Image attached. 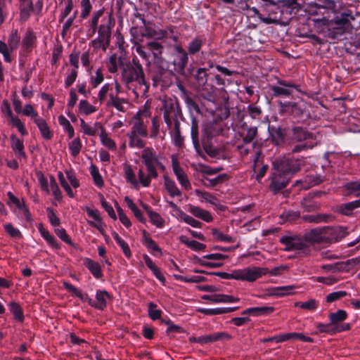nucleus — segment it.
I'll return each instance as SVG.
<instances>
[{"label": "nucleus", "instance_id": "nucleus-41", "mask_svg": "<svg viewBox=\"0 0 360 360\" xmlns=\"http://www.w3.org/2000/svg\"><path fill=\"white\" fill-rule=\"evenodd\" d=\"M347 314L345 310L340 309L335 313H331L329 316L330 321L333 326H338L340 322L346 319Z\"/></svg>", "mask_w": 360, "mask_h": 360}, {"label": "nucleus", "instance_id": "nucleus-29", "mask_svg": "<svg viewBox=\"0 0 360 360\" xmlns=\"http://www.w3.org/2000/svg\"><path fill=\"white\" fill-rule=\"evenodd\" d=\"M34 123L38 127L41 135L44 139L49 140L52 138L53 133L44 119L42 117L37 119L34 120Z\"/></svg>", "mask_w": 360, "mask_h": 360}, {"label": "nucleus", "instance_id": "nucleus-10", "mask_svg": "<svg viewBox=\"0 0 360 360\" xmlns=\"http://www.w3.org/2000/svg\"><path fill=\"white\" fill-rule=\"evenodd\" d=\"M311 135L304 131L302 128L293 129L292 140L294 142H300L298 145L292 148L293 153H298L306 148H312L314 145L309 142Z\"/></svg>", "mask_w": 360, "mask_h": 360}, {"label": "nucleus", "instance_id": "nucleus-23", "mask_svg": "<svg viewBox=\"0 0 360 360\" xmlns=\"http://www.w3.org/2000/svg\"><path fill=\"white\" fill-rule=\"evenodd\" d=\"M188 211L195 217L200 218L206 222H211L213 219L210 212L199 207L191 205Z\"/></svg>", "mask_w": 360, "mask_h": 360}, {"label": "nucleus", "instance_id": "nucleus-42", "mask_svg": "<svg viewBox=\"0 0 360 360\" xmlns=\"http://www.w3.org/2000/svg\"><path fill=\"white\" fill-rule=\"evenodd\" d=\"M151 223L157 228L161 229L165 225V219L157 212L147 210Z\"/></svg>", "mask_w": 360, "mask_h": 360}, {"label": "nucleus", "instance_id": "nucleus-34", "mask_svg": "<svg viewBox=\"0 0 360 360\" xmlns=\"http://www.w3.org/2000/svg\"><path fill=\"white\" fill-rule=\"evenodd\" d=\"M165 186L171 197L181 196V192L172 179L165 176L164 178Z\"/></svg>", "mask_w": 360, "mask_h": 360}, {"label": "nucleus", "instance_id": "nucleus-26", "mask_svg": "<svg viewBox=\"0 0 360 360\" xmlns=\"http://www.w3.org/2000/svg\"><path fill=\"white\" fill-rule=\"evenodd\" d=\"M297 287L295 285H285V286H279L272 288L270 291L271 294L273 295L282 297L286 295H294L295 293V289Z\"/></svg>", "mask_w": 360, "mask_h": 360}, {"label": "nucleus", "instance_id": "nucleus-9", "mask_svg": "<svg viewBox=\"0 0 360 360\" xmlns=\"http://www.w3.org/2000/svg\"><path fill=\"white\" fill-rule=\"evenodd\" d=\"M65 173V176L61 172L58 173L59 181L67 195L70 198H74L75 194L72 190L71 186L74 188H79L80 185L79 181L72 171L66 170Z\"/></svg>", "mask_w": 360, "mask_h": 360}, {"label": "nucleus", "instance_id": "nucleus-36", "mask_svg": "<svg viewBox=\"0 0 360 360\" xmlns=\"http://www.w3.org/2000/svg\"><path fill=\"white\" fill-rule=\"evenodd\" d=\"M126 103L124 99L118 97L117 95L115 96H111L107 101L106 105L108 107L113 106L120 112L124 111V104Z\"/></svg>", "mask_w": 360, "mask_h": 360}, {"label": "nucleus", "instance_id": "nucleus-63", "mask_svg": "<svg viewBox=\"0 0 360 360\" xmlns=\"http://www.w3.org/2000/svg\"><path fill=\"white\" fill-rule=\"evenodd\" d=\"M107 67L110 73H115L117 71V57L116 54H112L109 57L107 61Z\"/></svg>", "mask_w": 360, "mask_h": 360}, {"label": "nucleus", "instance_id": "nucleus-64", "mask_svg": "<svg viewBox=\"0 0 360 360\" xmlns=\"http://www.w3.org/2000/svg\"><path fill=\"white\" fill-rule=\"evenodd\" d=\"M344 188L348 191L349 193H357L360 192V181H350L345 184Z\"/></svg>", "mask_w": 360, "mask_h": 360}, {"label": "nucleus", "instance_id": "nucleus-24", "mask_svg": "<svg viewBox=\"0 0 360 360\" xmlns=\"http://www.w3.org/2000/svg\"><path fill=\"white\" fill-rule=\"evenodd\" d=\"M164 109V120L167 127L170 128L172 124V120L174 117H176V107L173 103L168 104L166 103L163 105Z\"/></svg>", "mask_w": 360, "mask_h": 360}, {"label": "nucleus", "instance_id": "nucleus-38", "mask_svg": "<svg viewBox=\"0 0 360 360\" xmlns=\"http://www.w3.org/2000/svg\"><path fill=\"white\" fill-rule=\"evenodd\" d=\"M274 308L273 307H252L245 310L243 314H253L255 315H264L269 314L273 312Z\"/></svg>", "mask_w": 360, "mask_h": 360}, {"label": "nucleus", "instance_id": "nucleus-54", "mask_svg": "<svg viewBox=\"0 0 360 360\" xmlns=\"http://www.w3.org/2000/svg\"><path fill=\"white\" fill-rule=\"evenodd\" d=\"M36 40V36L32 31L28 30L22 39V44L26 49L32 47Z\"/></svg>", "mask_w": 360, "mask_h": 360}, {"label": "nucleus", "instance_id": "nucleus-39", "mask_svg": "<svg viewBox=\"0 0 360 360\" xmlns=\"http://www.w3.org/2000/svg\"><path fill=\"white\" fill-rule=\"evenodd\" d=\"M96 111V108L86 100H81L79 103V112L84 115H89Z\"/></svg>", "mask_w": 360, "mask_h": 360}, {"label": "nucleus", "instance_id": "nucleus-51", "mask_svg": "<svg viewBox=\"0 0 360 360\" xmlns=\"http://www.w3.org/2000/svg\"><path fill=\"white\" fill-rule=\"evenodd\" d=\"M143 245L149 250L161 252L160 247L145 231L143 232Z\"/></svg>", "mask_w": 360, "mask_h": 360}, {"label": "nucleus", "instance_id": "nucleus-16", "mask_svg": "<svg viewBox=\"0 0 360 360\" xmlns=\"http://www.w3.org/2000/svg\"><path fill=\"white\" fill-rule=\"evenodd\" d=\"M172 169L173 172L181 184V186L185 188L186 190H188L191 188V185L188 180V178L182 168L179 166V165L176 162H173L172 163Z\"/></svg>", "mask_w": 360, "mask_h": 360}, {"label": "nucleus", "instance_id": "nucleus-31", "mask_svg": "<svg viewBox=\"0 0 360 360\" xmlns=\"http://www.w3.org/2000/svg\"><path fill=\"white\" fill-rule=\"evenodd\" d=\"M104 79L102 68H98L94 72L90 73L89 85L92 89L97 88Z\"/></svg>", "mask_w": 360, "mask_h": 360}, {"label": "nucleus", "instance_id": "nucleus-57", "mask_svg": "<svg viewBox=\"0 0 360 360\" xmlns=\"http://www.w3.org/2000/svg\"><path fill=\"white\" fill-rule=\"evenodd\" d=\"M181 219L186 224H189L192 227L194 228H200L201 227V222L195 219L193 217L188 215L187 214L183 212H181V215L179 216Z\"/></svg>", "mask_w": 360, "mask_h": 360}, {"label": "nucleus", "instance_id": "nucleus-30", "mask_svg": "<svg viewBox=\"0 0 360 360\" xmlns=\"http://www.w3.org/2000/svg\"><path fill=\"white\" fill-rule=\"evenodd\" d=\"M179 240L193 251L204 250L206 248L205 244L194 240H190L187 236L184 235L179 236Z\"/></svg>", "mask_w": 360, "mask_h": 360}, {"label": "nucleus", "instance_id": "nucleus-60", "mask_svg": "<svg viewBox=\"0 0 360 360\" xmlns=\"http://www.w3.org/2000/svg\"><path fill=\"white\" fill-rule=\"evenodd\" d=\"M5 231L9 234V236L15 239H20L22 237V234L20 230L14 227L11 223L4 225Z\"/></svg>", "mask_w": 360, "mask_h": 360}, {"label": "nucleus", "instance_id": "nucleus-5", "mask_svg": "<svg viewBox=\"0 0 360 360\" xmlns=\"http://www.w3.org/2000/svg\"><path fill=\"white\" fill-rule=\"evenodd\" d=\"M274 170L279 174L291 176L298 172L301 168V163L298 160L292 159L288 157L276 158L274 162Z\"/></svg>", "mask_w": 360, "mask_h": 360}, {"label": "nucleus", "instance_id": "nucleus-18", "mask_svg": "<svg viewBox=\"0 0 360 360\" xmlns=\"http://www.w3.org/2000/svg\"><path fill=\"white\" fill-rule=\"evenodd\" d=\"M176 54L173 63L178 69L183 71L188 63V54L184 49L180 46H176Z\"/></svg>", "mask_w": 360, "mask_h": 360}, {"label": "nucleus", "instance_id": "nucleus-56", "mask_svg": "<svg viewBox=\"0 0 360 360\" xmlns=\"http://www.w3.org/2000/svg\"><path fill=\"white\" fill-rule=\"evenodd\" d=\"M20 42V37L18 34V32L16 30L13 31L8 37V44L11 51L15 50Z\"/></svg>", "mask_w": 360, "mask_h": 360}, {"label": "nucleus", "instance_id": "nucleus-53", "mask_svg": "<svg viewBox=\"0 0 360 360\" xmlns=\"http://www.w3.org/2000/svg\"><path fill=\"white\" fill-rule=\"evenodd\" d=\"M49 184L51 187V190L55 199L59 200L62 198V193L58 187V185L53 176H50Z\"/></svg>", "mask_w": 360, "mask_h": 360}, {"label": "nucleus", "instance_id": "nucleus-52", "mask_svg": "<svg viewBox=\"0 0 360 360\" xmlns=\"http://www.w3.org/2000/svg\"><path fill=\"white\" fill-rule=\"evenodd\" d=\"M323 229L325 243L335 242V227L323 226Z\"/></svg>", "mask_w": 360, "mask_h": 360}, {"label": "nucleus", "instance_id": "nucleus-44", "mask_svg": "<svg viewBox=\"0 0 360 360\" xmlns=\"http://www.w3.org/2000/svg\"><path fill=\"white\" fill-rule=\"evenodd\" d=\"M94 0H81V13L80 18L82 19H86L89 15L92 9V2Z\"/></svg>", "mask_w": 360, "mask_h": 360}, {"label": "nucleus", "instance_id": "nucleus-59", "mask_svg": "<svg viewBox=\"0 0 360 360\" xmlns=\"http://www.w3.org/2000/svg\"><path fill=\"white\" fill-rule=\"evenodd\" d=\"M202 45V41L201 39L198 38H195L192 40L188 46V52L190 54H195L198 52Z\"/></svg>", "mask_w": 360, "mask_h": 360}, {"label": "nucleus", "instance_id": "nucleus-11", "mask_svg": "<svg viewBox=\"0 0 360 360\" xmlns=\"http://www.w3.org/2000/svg\"><path fill=\"white\" fill-rule=\"evenodd\" d=\"M290 340H300L304 342H313V338L304 335L303 333H289L280 334L278 335L273 336L271 338L264 340V342H271L274 341L276 343H280L285 341H288Z\"/></svg>", "mask_w": 360, "mask_h": 360}, {"label": "nucleus", "instance_id": "nucleus-61", "mask_svg": "<svg viewBox=\"0 0 360 360\" xmlns=\"http://www.w3.org/2000/svg\"><path fill=\"white\" fill-rule=\"evenodd\" d=\"M355 17L351 12H345L342 13L339 17L336 18L335 23L338 25H345L351 20H354Z\"/></svg>", "mask_w": 360, "mask_h": 360}, {"label": "nucleus", "instance_id": "nucleus-12", "mask_svg": "<svg viewBox=\"0 0 360 360\" xmlns=\"http://www.w3.org/2000/svg\"><path fill=\"white\" fill-rule=\"evenodd\" d=\"M110 300V296L105 290H98L96 292V300L86 297V301L91 306L98 309H104L108 301Z\"/></svg>", "mask_w": 360, "mask_h": 360}, {"label": "nucleus", "instance_id": "nucleus-46", "mask_svg": "<svg viewBox=\"0 0 360 360\" xmlns=\"http://www.w3.org/2000/svg\"><path fill=\"white\" fill-rule=\"evenodd\" d=\"M221 128L217 123H210L205 126L204 132L209 137L218 135L221 132Z\"/></svg>", "mask_w": 360, "mask_h": 360}, {"label": "nucleus", "instance_id": "nucleus-13", "mask_svg": "<svg viewBox=\"0 0 360 360\" xmlns=\"http://www.w3.org/2000/svg\"><path fill=\"white\" fill-rule=\"evenodd\" d=\"M290 178L291 176L274 171L271 176V190L274 193L279 191L288 185Z\"/></svg>", "mask_w": 360, "mask_h": 360}, {"label": "nucleus", "instance_id": "nucleus-25", "mask_svg": "<svg viewBox=\"0 0 360 360\" xmlns=\"http://www.w3.org/2000/svg\"><path fill=\"white\" fill-rule=\"evenodd\" d=\"M99 137L101 143L104 147H105L106 148L111 151H114L116 150V143L109 136V135L108 134L105 129L103 127V126H101V132L99 134Z\"/></svg>", "mask_w": 360, "mask_h": 360}, {"label": "nucleus", "instance_id": "nucleus-49", "mask_svg": "<svg viewBox=\"0 0 360 360\" xmlns=\"http://www.w3.org/2000/svg\"><path fill=\"white\" fill-rule=\"evenodd\" d=\"M69 149L73 157H77L82 148V143L79 138H76L69 143Z\"/></svg>", "mask_w": 360, "mask_h": 360}, {"label": "nucleus", "instance_id": "nucleus-15", "mask_svg": "<svg viewBox=\"0 0 360 360\" xmlns=\"http://www.w3.org/2000/svg\"><path fill=\"white\" fill-rule=\"evenodd\" d=\"M11 146L15 157L20 162H25L27 160V155L24 150V143L22 140L18 139L15 135H11Z\"/></svg>", "mask_w": 360, "mask_h": 360}, {"label": "nucleus", "instance_id": "nucleus-58", "mask_svg": "<svg viewBox=\"0 0 360 360\" xmlns=\"http://www.w3.org/2000/svg\"><path fill=\"white\" fill-rule=\"evenodd\" d=\"M90 172L94 179L95 184L98 187H102L103 185V180L99 173L98 168L94 165H91L90 167Z\"/></svg>", "mask_w": 360, "mask_h": 360}, {"label": "nucleus", "instance_id": "nucleus-22", "mask_svg": "<svg viewBox=\"0 0 360 360\" xmlns=\"http://www.w3.org/2000/svg\"><path fill=\"white\" fill-rule=\"evenodd\" d=\"M359 207H360V198L354 201L339 205L336 207L335 210L343 215L349 216L352 214V211L354 209Z\"/></svg>", "mask_w": 360, "mask_h": 360}, {"label": "nucleus", "instance_id": "nucleus-20", "mask_svg": "<svg viewBox=\"0 0 360 360\" xmlns=\"http://www.w3.org/2000/svg\"><path fill=\"white\" fill-rule=\"evenodd\" d=\"M229 335L226 333H215L213 334L202 335L200 337H197L195 338V342L205 345L211 342H214L218 341L219 340H222L224 338H229Z\"/></svg>", "mask_w": 360, "mask_h": 360}, {"label": "nucleus", "instance_id": "nucleus-50", "mask_svg": "<svg viewBox=\"0 0 360 360\" xmlns=\"http://www.w3.org/2000/svg\"><path fill=\"white\" fill-rule=\"evenodd\" d=\"M22 113L25 116L30 117L34 121L36 120L37 119L41 118V117L38 115L37 111L30 104H26L24 106Z\"/></svg>", "mask_w": 360, "mask_h": 360}, {"label": "nucleus", "instance_id": "nucleus-19", "mask_svg": "<svg viewBox=\"0 0 360 360\" xmlns=\"http://www.w3.org/2000/svg\"><path fill=\"white\" fill-rule=\"evenodd\" d=\"M308 245L314 243H325L323 227L316 228L308 231L304 236Z\"/></svg>", "mask_w": 360, "mask_h": 360}, {"label": "nucleus", "instance_id": "nucleus-2", "mask_svg": "<svg viewBox=\"0 0 360 360\" xmlns=\"http://www.w3.org/2000/svg\"><path fill=\"white\" fill-rule=\"evenodd\" d=\"M149 116L150 112L146 110L142 112H139L134 117L131 130L127 134V136L129 139V147L137 148L144 147L145 142L141 137H146L148 136V129L146 124L141 120V117H148Z\"/></svg>", "mask_w": 360, "mask_h": 360}, {"label": "nucleus", "instance_id": "nucleus-7", "mask_svg": "<svg viewBox=\"0 0 360 360\" xmlns=\"http://www.w3.org/2000/svg\"><path fill=\"white\" fill-rule=\"evenodd\" d=\"M8 200L7 204L11 210L21 220L30 221V213L26 207L24 200L15 197L11 192L7 193Z\"/></svg>", "mask_w": 360, "mask_h": 360}, {"label": "nucleus", "instance_id": "nucleus-1", "mask_svg": "<svg viewBox=\"0 0 360 360\" xmlns=\"http://www.w3.org/2000/svg\"><path fill=\"white\" fill-rule=\"evenodd\" d=\"M122 79L127 88L134 87L141 93L145 94L148 90L143 68L136 58L127 63L120 62Z\"/></svg>", "mask_w": 360, "mask_h": 360}, {"label": "nucleus", "instance_id": "nucleus-14", "mask_svg": "<svg viewBox=\"0 0 360 360\" xmlns=\"http://www.w3.org/2000/svg\"><path fill=\"white\" fill-rule=\"evenodd\" d=\"M295 88L294 84L279 80L277 85L271 86V90L274 96H288L292 93Z\"/></svg>", "mask_w": 360, "mask_h": 360}, {"label": "nucleus", "instance_id": "nucleus-48", "mask_svg": "<svg viewBox=\"0 0 360 360\" xmlns=\"http://www.w3.org/2000/svg\"><path fill=\"white\" fill-rule=\"evenodd\" d=\"M148 47L152 52L155 58H159L162 54L163 46L161 44L156 41H150L148 43Z\"/></svg>", "mask_w": 360, "mask_h": 360}, {"label": "nucleus", "instance_id": "nucleus-62", "mask_svg": "<svg viewBox=\"0 0 360 360\" xmlns=\"http://www.w3.org/2000/svg\"><path fill=\"white\" fill-rule=\"evenodd\" d=\"M257 134V128L255 127H249L247 129V132L243 138V143L246 144L252 143V141L256 137Z\"/></svg>", "mask_w": 360, "mask_h": 360}, {"label": "nucleus", "instance_id": "nucleus-21", "mask_svg": "<svg viewBox=\"0 0 360 360\" xmlns=\"http://www.w3.org/2000/svg\"><path fill=\"white\" fill-rule=\"evenodd\" d=\"M168 34L167 30L152 27H146L145 32L143 33V37L155 39H162L167 37Z\"/></svg>", "mask_w": 360, "mask_h": 360}, {"label": "nucleus", "instance_id": "nucleus-45", "mask_svg": "<svg viewBox=\"0 0 360 360\" xmlns=\"http://www.w3.org/2000/svg\"><path fill=\"white\" fill-rule=\"evenodd\" d=\"M11 312L13 314L15 319L19 321H22L24 315L21 307L16 302H12L8 305Z\"/></svg>", "mask_w": 360, "mask_h": 360}, {"label": "nucleus", "instance_id": "nucleus-55", "mask_svg": "<svg viewBox=\"0 0 360 360\" xmlns=\"http://www.w3.org/2000/svg\"><path fill=\"white\" fill-rule=\"evenodd\" d=\"M139 182L140 183V186L143 187H148L150 184L151 179L153 178V176L148 172V174H146L144 172L140 169L139 170Z\"/></svg>", "mask_w": 360, "mask_h": 360}, {"label": "nucleus", "instance_id": "nucleus-33", "mask_svg": "<svg viewBox=\"0 0 360 360\" xmlns=\"http://www.w3.org/2000/svg\"><path fill=\"white\" fill-rule=\"evenodd\" d=\"M20 17L23 20H27L33 11V4L32 0H20Z\"/></svg>", "mask_w": 360, "mask_h": 360}, {"label": "nucleus", "instance_id": "nucleus-32", "mask_svg": "<svg viewBox=\"0 0 360 360\" xmlns=\"http://www.w3.org/2000/svg\"><path fill=\"white\" fill-rule=\"evenodd\" d=\"M108 96H109V98L111 96H115L113 93V84L110 83H105L99 90L98 98L100 103H103L106 100Z\"/></svg>", "mask_w": 360, "mask_h": 360}, {"label": "nucleus", "instance_id": "nucleus-28", "mask_svg": "<svg viewBox=\"0 0 360 360\" xmlns=\"http://www.w3.org/2000/svg\"><path fill=\"white\" fill-rule=\"evenodd\" d=\"M103 28V26H100L98 30L99 36L91 41V45L95 49L102 48L103 50L105 51L109 44V35L101 32Z\"/></svg>", "mask_w": 360, "mask_h": 360}, {"label": "nucleus", "instance_id": "nucleus-4", "mask_svg": "<svg viewBox=\"0 0 360 360\" xmlns=\"http://www.w3.org/2000/svg\"><path fill=\"white\" fill-rule=\"evenodd\" d=\"M141 157L148 172L153 176V179L158 176V169H165V166L160 161L161 155L158 154L153 148H144L141 152Z\"/></svg>", "mask_w": 360, "mask_h": 360}, {"label": "nucleus", "instance_id": "nucleus-3", "mask_svg": "<svg viewBox=\"0 0 360 360\" xmlns=\"http://www.w3.org/2000/svg\"><path fill=\"white\" fill-rule=\"evenodd\" d=\"M266 268L258 266H249L244 269H238L230 273L219 272L217 275L224 279H235L242 281L254 282L262 276L266 275Z\"/></svg>", "mask_w": 360, "mask_h": 360}, {"label": "nucleus", "instance_id": "nucleus-8", "mask_svg": "<svg viewBox=\"0 0 360 360\" xmlns=\"http://www.w3.org/2000/svg\"><path fill=\"white\" fill-rule=\"evenodd\" d=\"M280 242L285 245V251H299L304 254L308 252V242L306 238H302L297 236H284L281 238Z\"/></svg>", "mask_w": 360, "mask_h": 360}, {"label": "nucleus", "instance_id": "nucleus-40", "mask_svg": "<svg viewBox=\"0 0 360 360\" xmlns=\"http://www.w3.org/2000/svg\"><path fill=\"white\" fill-rule=\"evenodd\" d=\"M8 123L13 127H15L20 133L22 136L27 134V131L25 127L24 123L18 118V117L14 115L8 119Z\"/></svg>", "mask_w": 360, "mask_h": 360}, {"label": "nucleus", "instance_id": "nucleus-43", "mask_svg": "<svg viewBox=\"0 0 360 360\" xmlns=\"http://www.w3.org/2000/svg\"><path fill=\"white\" fill-rule=\"evenodd\" d=\"M227 179V175L225 174H219L214 178H210L204 176L203 181L204 184L207 186H215L219 184L224 182Z\"/></svg>", "mask_w": 360, "mask_h": 360}, {"label": "nucleus", "instance_id": "nucleus-35", "mask_svg": "<svg viewBox=\"0 0 360 360\" xmlns=\"http://www.w3.org/2000/svg\"><path fill=\"white\" fill-rule=\"evenodd\" d=\"M102 126L99 122H95L93 125H90L85 122L84 120H80V127L84 134L90 136H94L96 134L97 128L101 129Z\"/></svg>", "mask_w": 360, "mask_h": 360}, {"label": "nucleus", "instance_id": "nucleus-47", "mask_svg": "<svg viewBox=\"0 0 360 360\" xmlns=\"http://www.w3.org/2000/svg\"><path fill=\"white\" fill-rule=\"evenodd\" d=\"M63 287L72 295L77 297L82 301H86V297L84 296L79 290H78L76 287L70 284V283L67 281L63 282Z\"/></svg>", "mask_w": 360, "mask_h": 360}, {"label": "nucleus", "instance_id": "nucleus-6", "mask_svg": "<svg viewBox=\"0 0 360 360\" xmlns=\"http://www.w3.org/2000/svg\"><path fill=\"white\" fill-rule=\"evenodd\" d=\"M8 200L7 204L11 210L21 220L30 221V213L26 207L24 200L15 197L11 192L7 193Z\"/></svg>", "mask_w": 360, "mask_h": 360}, {"label": "nucleus", "instance_id": "nucleus-37", "mask_svg": "<svg viewBox=\"0 0 360 360\" xmlns=\"http://www.w3.org/2000/svg\"><path fill=\"white\" fill-rule=\"evenodd\" d=\"M124 175L127 182L130 183L135 188L140 187V183L136 179V174L130 166L124 167Z\"/></svg>", "mask_w": 360, "mask_h": 360}, {"label": "nucleus", "instance_id": "nucleus-17", "mask_svg": "<svg viewBox=\"0 0 360 360\" xmlns=\"http://www.w3.org/2000/svg\"><path fill=\"white\" fill-rule=\"evenodd\" d=\"M195 193L198 197H199L200 198L202 199L201 201L205 200V201L209 202L210 204L213 205L214 207V208L217 210H225V207L223 205H221L220 203L219 200L212 193L206 192V191H200L198 189L195 190Z\"/></svg>", "mask_w": 360, "mask_h": 360}, {"label": "nucleus", "instance_id": "nucleus-27", "mask_svg": "<svg viewBox=\"0 0 360 360\" xmlns=\"http://www.w3.org/2000/svg\"><path fill=\"white\" fill-rule=\"evenodd\" d=\"M84 264L96 278H100L102 277L103 274L101 265L98 262H94L89 258H85L84 260Z\"/></svg>", "mask_w": 360, "mask_h": 360}]
</instances>
